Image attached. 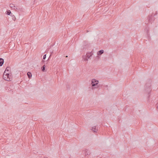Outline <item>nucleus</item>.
<instances>
[{"instance_id":"obj_18","label":"nucleus","mask_w":158,"mask_h":158,"mask_svg":"<svg viewBox=\"0 0 158 158\" xmlns=\"http://www.w3.org/2000/svg\"><path fill=\"white\" fill-rule=\"evenodd\" d=\"M90 153L88 152H87L86 151V153H85V155H90Z\"/></svg>"},{"instance_id":"obj_19","label":"nucleus","mask_w":158,"mask_h":158,"mask_svg":"<svg viewBox=\"0 0 158 158\" xmlns=\"http://www.w3.org/2000/svg\"><path fill=\"white\" fill-rule=\"evenodd\" d=\"M147 33L148 34V31H149V30H148V28H147Z\"/></svg>"},{"instance_id":"obj_8","label":"nucleus","mask_w":158,"mask_h":158,"mask_svg":"<svg viewBox=\"0 0 158 158\" xmlns=\"http://www.w3.org/2000/svg\"><path fill=\"white\" fill-rule=\"evenodd\" d=\"M92 130L94 132H96L98 131V129L96 128V126H94L92 127Z\"/></svg>"},{"instance_id":"obj_21","label":"nucleus","mask_w":158,"mask_h":158,"mask_svg":"<svg viewBox=\"0 0 158 158\" xmlns=\"http://www.w3.org/2000/svg\"><path fill=\"white\" fill-rule=\"evenodd\" d=\"M156 105H157V106H156V108H157V110H158V102L157 103V104H156Z\"/></svg>"},{"instance_id":"obj_13","label":"nucleus","mask_w":158,"mask_h":158,"mask_svg":"<svg viewBox=\"0 0 158 158\" xmlns=\"http://www.w3.org/2000/svg\"><path fill=\"white\" fill-rule=\"evenodd\" d=\"M46 66L45 65H43L41 68L42 71L43 72H44L45 71V68Z\"/></svg>"},{"instance_id":"obj_20","label":"nucleus","mask_w":158,"mask_h":158,"mask_svg":"<svg viewBox=\"0 0 158 158\" xmlns=\"http://www.w3.org/2000/svg\"><path fill=\"white\" fill-rule=\"evenodd\" d=\"M23 10L22 8H21V9L20 8V12L22 11V12H23L24 11H23Z\"/></svg>"},{"instance_id":"obj_9","label":"nucleus","mask_w":158,"mask_h":158,"mask_svg":"<svg viewBox=\"0 0 158 158\" xmlns=\"http://www.w3.org/2000/svg\"><path fill=\"white\" fill-rule=\"evenodd\" d=\"M9 6L13 9H17V8L13 4H10L9 5Z\"/></svg>"},{"instance_id":"obj_26","label":"nucleus","mask_w":158,"mask_h":158,"mask_svg":"<svg viewBox=\"0 0 158 158\" xmlns=\"http://www.w3.org/2000/svg\"><path fill=\"white\" fill-rule=\"evenodd\" d=\"M88 32V31H87V32Z\"/></svg>"},{"instance_id":"obj_23","label":"nucleus","mask_w":158,"mask_h":158,"mask_svg":"<svg viewBox=\"0 0 158 158\" xmlns=\"http://www.w3.org/2000/svg\"><path fill=\"white\" fill-rule=\"evenodd\" d=\"M8 88V87L7 88V87H6V89H7Z\"/></svg>"},{"instance_id":"obj_14","label":"nucleus","mask_w":158,"mask_h":158,"mask_svg":"<svg viewBox=\"0 0 158 158\" xmlns=\"http://www.w3.org/2000/svg\"><path fill=\"white\" fill-rule=\"evenodd\" d=\"M11 16L12 17V19L13 20L15 21L16 20V18L14 15H13L12 14H11Z\"/></svg>"},{"instance_id":"obj_5","label":"nucleus","mask_w":158,"mask_h":158,"mask_svg":"<svg viewBox=\"0 0 158 158\" xmlns=\"http://www.w3.org/2000/svg\"><path fill=\"white\" fill-rule=\"evenodd\" d=\"M148 20L150 23H152V22L154 20L155 18L154 16L152 15H150L148 16Z\"/></svg>"},{"instance_id":"obj_22","label":"nucleus","mask_w":158,"mask_h":158,"mask_svg":"<svg viewBox=\"0 0 158 158\" xmlns=\"http://www.w3.org/2000/svg\"><path fill=\"white\" fill-rule=\"evenodd\" d=\"M42 62H43V63H44L45 62V61L44 60H42Z\"/></svg>"},{"instance_id":"obj_16","label":"nucleus","mask_w":158,"mask_h":158,"mask_svg":"<svg viewBox=\"0 0 158 158\" xmlns=\"http://www.w3.org/2000/svg\"><path fill=\"white\" fill-rule=\"evenodd\" d=\"M53 50L51 52H50V56H49V57L48 58V60H49L50 58V57L51 56L52 54H53Z\"/></svg>"},{"instance_id":"obj_25","label":"nucleus","mask_w":158,"mask_h":158,"mask_svg":"<svg viewBox=\"0 0 158 158\" xmlns=\"http://www.w3.org/2000/svg\"><path fill=\"white\" fill-rule=\"evenodd\" d=\"M66 57H68V56H66Z\"/></svg>"},{"instance_id":"obj_10","label":"nucleus","mask_w":158,"mask_h":158,"mask_svg":"<svg viewBox=\"0 0 158 158\" xmlns=\"http://www.w3.org/2000/svg\"><path fill=\"white\" fill-rule=\"evenodd\" d=\"M4 62V60L2 58H0V66L2 65Z\"/></svg>"},{"instance_id":"obj_24","label":"nucleus","mask_w":158,"mask_h":158,"mask_svg":"<svg viewBox=\"0 0 158 158\" xmlns=\"http://www.w3.org/2000/svg\"><path fill=\"white\" fill-rule=\"evenodd\" d=\"M44 158H48L47 157H44Z\"/></svg>"},{"instance_id":"obj_17","label":"nucleus","mask_w":158,"mask_h":158,"mask_svg":"<svg viewBox=\"0 0 158 158\" xmlns=\"http://www.w3.org/2000/svg\"><path fill=\"white\" fill-rule=\"evenodd\" d=\"M46 54H45L44 55V56H43V59L44 60L46 58Z\"/></svg>"},{"instance_id":"obj_15","label":"nucleus","mask_w":158,"mask_h":158,"mask_svg":"<svg viewBox=\"0 0 158 158\" xmlns=\"http://www.w3.org/2000/svg\"><path fill=\"white\" fill-rule=\"evenodd\" d=\"M12 88V86L11 87V88H9L8 89V91L10 92H13L12 90L11 89V88Z\"/></svg>"},{"instance_id":"obj_1","label":"nucleus","mask_w":158,"mask_h":158,"mask_svg":"<svg viewBox=\"0 0 158 158\" xmlns=\"http://www.w3.org/2000/svg\"><path fill=\"white\" fill-rule=\"evenodd\" d=\"M3 79L7 81H10L12 79L11 74L8 73L3 74Z\"/></svg>"},{"instance_id":"obj_12","label":"nucleus","mask_w":158,"mask_h":158,"mask_svg":"<svg viewBox=\"0 0 158 158\" xmlns=\"http://www.w3.org/2000/svg\"><path fill=\"white\" fill-rule=\"evenodd\" d=\"M6 14L7 15H10L11 16L12 13H11V12L10 11V10H7L6 11Z\"/></svg>"},{"instance_id":"obj_2","label":"nucleus","mask_w":158,"mask_h":158,"mask_svg":"<svg viewBox=\"0 0 158 158\" xmlns=\"http://www.w3.org/2000/svg\"><path fill=\"white\" fill-rule=\"evenodd\" d=\"M93 54L92 52H88L86 53V55L83 56H82V58L84 60L88 61V59H89L90 57L93 55Z\"/></svg>"},{"instance_id":"obj_4","label":"nucleus","mask_w":158,"mask_h":158,"mask_svg":"<svg viewBox=\"0 0 158 158\" xmlns=\"http://www.w3.org/2000/svg\"><path fill=\"white\" fill-rule=\"evenodd\" d=\"M98 83V81L96 80L95 79H94L91 80V84L92 86H94L97 85Z\"/></svg>"},{"instance_id":"obj_3","label":"nucleus","mask_w":158,"mask_h":158,"mask_svg":"<svg viewBox=\"0 0 158 158\" xmlns=\"http://www.w3.org/2000/svg\"><path fill=\"white\" fill-rule=\"evenodd\" d=\"M147 84H146L145 87V91H147V92L148 93V94L149 95V96H148V99H149V98H150V93L151 92V84H149V85H148V87L147 88Z\"/></svg>"},{"instance_id":"obj_11","label":"nucleus","mask_w":158,"mask_h":158,"mask_svg":"<svg viewBox=\"0 0 158 158\" xmlns=\"http://www.w3.org/2000/svg\"><path fill=\"white\" fill-rule=\"evenodd\" d=\"M27 75L29 78L30 79L31 77L32 74L31 72H28L27 73Z\"/></svg>"},{"instance_id":"obj_7","label":"nucleus","mask_w":158,"mask_h":158,"mask_svg":"<svg viewBox=\"0 0 158 158\" xmlns=\"http://www.w3.org/2000/svg\"><path fill=\"white\" fill-rule=\"evenodd\" d=\"M104 52V51L103 50H100L98 52L97 55L100 56Z\"/></svg>"},{"instance_id":"obj_6","label":"nucleus","mask_w":158,"mask_h":158,"mask_svg":"<svg viewBox=\"0 0 158 158\" xmlns=\"http://www.w3.org/2000/svg\"><path fill=\"white\" fill-rule=\"evenodd\" d=\"M8 73L11 74V69H10V68L9 67H7L6 68L3 74H7Z\"/></svg>"}]
</instances>
